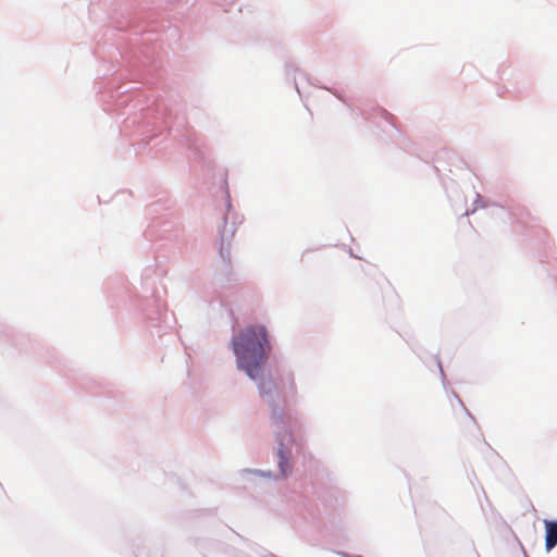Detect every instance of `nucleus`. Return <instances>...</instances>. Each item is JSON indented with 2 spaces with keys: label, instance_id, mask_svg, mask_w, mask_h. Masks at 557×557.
<instances>
[{
  "label": "nucleus",
  "instance_id": "nucleus-1",
  "mask_svg": "<svg viewBox=\"0 0 557 557\" xmlns=\"http://www.w3.org/2000/svg\"><path fill=\"white\" fill-rule=\"evenodd\" d=\"M237 359V367L256 380L268 359L271 345L264 326L251 325L245 327L232 341Z\"/></svg>",
  "mask_w": 557,
  "mask_h": 557
},
{
  "label": "nucleus",
  "instance_id": "nucleus-2",
  "mask_svg": "<svg viewBox=\"0 0 557 557\" xmlns=\"http://www.w3.org/2000/svg\"><path fill=\"white\" fill-rule=\"evenodd\" d=\"M280 447L277 449L278 456V467L283 475H286L290 471L289 465V449H287L288 444L292 442V436L288 433H285L280 438Z\"/></svg>",
  "mask_w": 557,
  "mask_h": 557
},
{
  "label": "nucleus",
  "instance_id": "nucleus-3",
  "mask_svg": "<svg viewBox=\"0 0 557 557\" xmlns=\"http://www.w3.org/2000/svg\"><path fill=\"white\" fill-rule=\"evenodd\" d=\"M545 548L547 552L552 550L557 545V521L545 520Z\"/></svg>",
  "mask_w": 557,
  "mask_h": 557
},
{
  "label": "nucleus",
  "instance_id": "nucleus-4",
  "mask_svg": "<svg viewBox=\"0 0 557 557\" xmlns=\"http://www.w3.org/2000/svg\"><path fill=\"white\" fill-rule=\"evenodd\" d=\"M455 401L459 408L465 409L463 404L458 398H456Z\"/></svg>",
  "mask_w": 557,
  "mask_h": 557
}]
</instances>
